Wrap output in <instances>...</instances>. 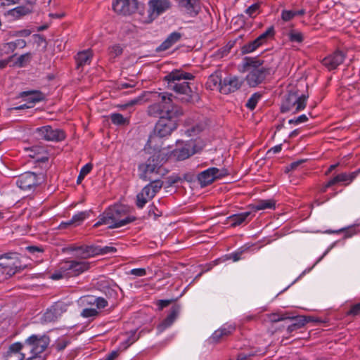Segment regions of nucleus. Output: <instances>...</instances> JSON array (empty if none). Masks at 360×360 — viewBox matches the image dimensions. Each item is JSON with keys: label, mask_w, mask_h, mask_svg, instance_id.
Wrapping results in <instances>:
<instances>
[{"label": "nucleus", "mask_w": 360, "mask_h": 360, "mask_svg": "<svg viewBox=\"0 0 360 360\" xmlns=\"http://www.w3.org/2000/svg\"><path fill=\"white\" fill-rule=\"evenodd\" d=\"M345 57L346 56L342 51L337 50L325 57L321 63L324 67L331 71L340 65L344 62Z\"/></svg>", "instance_id": "f3484780"}, {"label": "nucleus", "mask_w": 360, "mask_h": 360, "mask_svg": "<svg viewBox=\"0 0 360 360\" xmlns=\"http://www.w3.org/2000/svg\"><path fill=\"white\" fill-rule=\"evenodd\" d=\"M356 177V172L341 173L333 177L335 184L345 183V185L349 184Z\"/></svg>", "instance_id": "c756f323"}, {"label": "nucleus", "mask_w": 360, "mask_h": 360, "mask_svg": "<svg viewBox=\"0 0 360 360\" xmlns=\"http://www.w3.org/2000/svg\"><path fill=\"white\" fill-rule=\"evenodd\" d=\"M61 309L58 305L52 306L44 313L43 319L45 322L55 321L61 314Z\"/></svg>", "instance_id": "c85d7f7f"}, {"label": "nucleus", "mask_w": 360, "mask_h": 360, "mask_svg": "<svg viewBox=\"0 0 360 360\" xmlns=\"http://www.w3.org/2000/svg\"><path fill=\"white\" fill-rule=\"evenodd\" d=\"M181 38V34L177 32L171 33L167 39L156 49L157 51H163L169 49Z\"/></svg>", "instance_id": "5701e85b"}, {"label": "nucleus", "mask_w": 360, "mask_h": 360, "mask_svg": "<svg viewBox=\"0 0 360 360\" xmlns=\"http://www.w3.org/2000/svg\"><path fill=\"white\" fill-rule=\"evenodd\" d=\"M112 6L117 14L129 15L137 10L138 1L137 0H114Z\"/></svg>", "instance_id": "2eb2a0df"}, {"label": "nucleus", "mask_w": 360, "mask_h": 360, "mask_svg": "<svg viewBox=\"0 0 360 360\" xmlns=\"http://www.w3.org/2000/svg\"><path fill=\"white\" fill-rule=\"evenodd\" d=\"M118 356L117 351H112L108 355L106 356L104 360H114Z\"/></svg>", "instance_id": "338daca9"}, {"label": "nucleus", "mask_w": 360, "mask_h": 360, "mask_svg": "<svg viewBox=\"0 0 360 360\" xmlns=\"http://www.w3.org/2000/svg\"><path fill=\"white\" fill-rule=\"evenodd\" d=\"M179 6L191 14L196 15L199 10L198 0H178Z\"/></svg>", "instance_id": "a878e982"}, {"label": "nucleus", "mask_w": 360, "mask_h": 360, "mask_svg": "<svg viewBox=\"0 0 360 360\" xmlns=\"http://www.w3.org/2000/svg\"><path fill=\"white\" fill-rule=\"evenodd\" d=\"M262 95L259 93L253 94L246 103V107L250 110H254L260 100Z\"/></svg>", "instance_id": "58836bf2"}, {"label": "nucleus", "mask_w": 360, "mask_h": 360, "mask_svg": "<svg viewBox=\"0 0 360 360\" xmlns=\"http://www.w3.org/2000/svg\"><path fill=\"white\" fill-rule=\"evenodd\" d=\"M89 217V212L88 211H83L77 213L73 215L71 219L61 222L59 227L60 229H65L68 226L76 227L83 223V221Z\"/></svg>", "instance_id": "412c9836"}, {"label": "nucleus", "mask_w": 360, "mask_h": 360, "mask_svg": "<svg viewBox=\"0 0 360 360\" xmlns=\"http://www.w3.org/2000/svg\"><path fill=\"white\" fill-rule=\"evenodd\" d=\"M289 319L293 320V323L288 326L287 328L289 333L302 328L307 322L304 316L290 317Z\"/></svg>", "instance_id": "7c9ffc66"}, {"label": "nucleus", "mask_w": 360, "mask_h": 360, "mask_svg": "<svg viewBox=\"0 0 360 360\" xmlns=\"http://www.w3.org/2000/svg\"><path fill=\"white\" fill-rule=\"evenodd\" d=\"M110 119L112 122L116 125H124L129 123V120L120 113L111 114Z\"/></svg>", "instance_id": "4c0bfd02"}, {"label": "nucleus", "mask_w": 360, "mask_h": 360, "mask_svg": "<svg viewBox=\"0 0 360 360\" xmlns=\"http://www.w3.org/2000/svg\"><path fill=\"white\" fill-rule=\"evenodd\" d=\"M259 4H254L249 6L246 10L245 13L250 17L255 18L259 13Z\"/></svg>", "instance_id": "de8ad7c7"}, {"label": "nucleus", "mask_w": 360, "mask_h": 360, "mask_svg": "<svg viewBox=\"0 0 360 360\" xmlns=\"http://www.w3.org/2000/svg\"><path fill=\"white\" fill-rule=\"evenodd\" d=\"M308 96L299 95L297 91H289L284 97L281 105L282 112H292L296 113L306 107Z\"/></svg>", "instance_id": "6e6552de"}, {"label": "nucleus", "mask_w": 360, "mask_h": 360, "mask_svg": "<svg viewBox=\"0 0 360 360\" xmlns=\"http://www.w3.org/2000/svg\"><path fill=\"white\" fill-rule=\"evenodd\" d=\"M349 316H357L360 314V302L353 305L350 310L347 313Z\"/></svg>", "instance_id": "6e6d98bb"}, {"label": "nucleus", "mask_w": 360, "mask_h": 360, "mask_svg": "<svg viewBox=\"0 0 360 360\" xmlns=\"http://www.w3.org/2000/svg\"><path fill=\"white\" fill-rule=\"evenodd\" d=\"M87 299V303L89 304H95L97 310L103 309L108 306L107 300L103 297H88Z\"/></svg>", "instance_id": "72a5a7b5"}, {"label": "nucleus", "mask_w": 360, "mask_h": 360, "mask_svg": "<svg viewBox=\"0 0 360 360\" xmlns=\"http://www.w3.org/2000/svg\"><path fill=\"white\" fill-rule=\"evenodd\" d=\"M93 56L91 49L84 50L79 52L76 56L77 68L90 64Z\"/></svg>", "instance_id": "bb28decb"}, {"label": "nucleus", "mask_w": 360, "mask_h": 360, "mask_svg": "<svg viewBox=\"0 0 360 360\" xmlns=\"http://www.w3.org/2000/svg\"><path fill=\"white\" fill-rule=\"evenodd\" d=\"M164 162L165 158L159 151L150 157L146 163L139 166L140 178L144 181H150L136 195V204L139 208H143L162 188L163 182L156 179V176L165 174V169L162 167Z\"/></svg>", "instance_id": "f257e3e1"}, {"label": "nucleus", "mask_w": 360, "mask_h": 360, "mask_svg": "<svg viewBox=\"0 0 360 360\" xmlns=\"http://www.w3.org/2000/svg\"><path fill=\"white\" fill-rule=\"evenodd\" d=\"M288 38L290 41L297 43H301L304 39L302 34L295 30H292L289 32Z\"/></svg>", "instance_id": "37998d69"}, {"label": "nucleus", "mask_w": 360, "mask_h": 360, "mask_svg": "<svg viewBox=\"0 0 360 360\" xmlns=\"http://www.w3.org/2000/svg\"><path fill=\"white\" fill-rule=\"evenodd\" d=\"M50 338L46 335H32L27 338L22 346L27 355L26 360H43L41 354L47 349Z\"/></svg>", "instance_id": "423d86ee"}, {"label": "nucleus", "mask_w": 360, "mask_h": 360, "mask_svg": "<svg viewBox=\"0 0 360 360\" xmlns=\"http://www.w3.org/2000/svg\"><path fill=\"white\" fill-rule=\"evenodd\" d=\"M274 35V27H269L264 32L261 34L256 39L257 41L262 45L265 41H266L267 39L269 37H272Z\"/></svg>", "instance_id": "e433bc0d"}, {"label": "nucleus", "mask_w": 360, "mask_h": 360, "mask_svg": "<svg viewBox=\"0 0 360 360\" xmlns=\"http://www.w3.org/2000/svg\"><path fill=\"white\" fill-rule=\"evenodd\" d=\"M98 315V311L95 308H85L82 310L81 316L86 319H94Z\"/></svg>", "instance_id": "79ce46f5"}, {"label": "nucleus", "mask_w": 360, "mask_h": 360, "mask_svg": "<svg viewBox=\"0 0 360 360\" xmlns=\"http://www.w3.org/2000/svg\"><path fill=\"white\" fill-rule=\"evenodd\" d=\"M203 127L202 124H197L186 130V133L188 136H191L198 134L200 131H202Z\"/></svg>", "instance_id": "864d4df0"}, {"label": "nucleus", "mask_w": 360, "mask_h": 360, "mask_svg": "<svg viewBox=\"0 0 360 360\" xmlns=\"http://www.w3.org/2000/svg\"><path fill=\"white\" fill-rule=\"evenodd\" d=\"M93 165L91 163H87L82 167L79 172L86 176L91 171Z\"/></svg>", "instance_id": "bf43d9fd"}, {"label": "nucleus", "mask_w": 360, "mask_h": 360, "mask_svg": "<svg viewBox=\"0 0 360 360\" xmlns=\"http://www.w3.org/2000/svg\"><path fill=\"white\" fill-rule=\"evenodd\" d=\"M222 79L217 74L211 75L207 82V86L210 89L218 88L220 90Z\"/></svg>", "instance_id": "f704fd0d"}, {"label": "nucleus", "mask_w": 360, "mask_h": 360, "mask_svg": "<svg viewBox=\"0 0 360 360\" xmlns=\"http://www.w3.org/2000/svg\"><path fill=\"white\" fill-rule=\"evenodd\" d=\"M264 61L257 58L245 57L242 64V72H248L245 77L248 84L255 87L262 83L271 72V69L263 65Z\"/></svg>", "instance_id": "39448f33"}, {"label": "nucleus", "mask_w": 360, "mask_h": 360, "mask_svg": "<svg viewBox=\"0 0 360 360\" xmlns=\"http://www.w3.org/2000/svg\"><path fill=\"white\" fill-rule=\"evenodd\" d=\"M91 268V263L85 260L72 259L62 263L61 270L72 276H77L88 271Z\"/></svg>", "instance_id": "9b49d317"}, {"label": "nucleus", "mask_w": 360, "mask_h": 360, "mask_svg": "<svg viewBox=\"0 0 360 360\" xmlns=\"http://www.w3.org/2000/svg\"><path fill=\"white\" fill-rule=\"evenodd\" d=\"M19 0H0V6L4 7L18 4Z\"/></svg>", "instance_id": "69168bd1"}, {"label": "nucleus", "mask_w": 360, "mask_h": 360, "mask_svg": "<svg viewBox=\"0 0 360 360\" xmlns=\"http://www.w3.org/2000/svg\"><path fill=\"white\" fill-rule=\"evenodd\" d=\"M171 302L170 300H160L157 302V305L158 306V309L162 310L163 308L167 307Z\"/></svg>", "instance_id": "680f3d73"}, {"label": "nucleus", "mask_w": 360, "mask_h": 360, "mask_svg": "<svg viewBox=\"0 0 360 360\" xmlns=\"http://www.w3.org/2000/svg\"><path fill=\"white\" fill-rule=\"evenodd\" d=\"M193 78L194 76L192 74L179 70H173L165 77V79L168 81L170 87L179 96V99L188 103L198 101L199 96L191 89L188 82H181V81L191 80Z\"/></svg>", "instance_id": "7ed1b4c3"}, {"label": "nucleus", "mask_w": 360, "mask_h": 360, "mask_svg": "<svg viewBox=\"0 0 360 360\" xmlns=\"http://www.w3.org/2000/svg\"><path fill=\"white\" fill-rule=\"evenodd\" d=\"M219 329L221 332L224 337H225L229 335L235 330V326L232 325H224Z\"/></svg>", "instance_id": "8fccbe9b"}, {"label": "nucleus", "mask_w": 360, "mask_h": 360, "mask_svg": "<svg viewBox=\"0 0 360 360\" xmlns=\"http://www.w3.org/2000/svg\"><path fill=\"white\" fill-rule=\"evenodd\" d=\"M26 249L31 253H34L36 252H42V249L37 246H27Z\"/></svg>", "instance_id": "774afa93"}, {"label": "nucleus", "mask_w": 360, "mask_h": 360, "mask_svg": "<svg viewBox=\"0 0 360 360\" xmlns=\"http://www.w3.org/2000/svg\"><path fill=\"white\" fill-rule=\"evenodd\" d=\"M335 184V181H333V179H331L330 180H329L328 182H326L325 184H323L322 186V187L320 189V191L321 193H325V192H326L327 189L329 187H330V186H333Z\"/></svg>", "instance_id": "e2e57ef3"}, {"label": "nucleus", "mask_w": 360, "mask_h": 360, "mask_svg": "<svg viewBox=\"0 0 360 360\" xmlns=\"http://www.w3.org/2000/svg\"><path fill=\"white\" fill-rule=\"evenodd\" d=\"M180 308L179 306L175 305L173 306L171 309L169 314L167 315L166 319L163 320L157 327V330L158 333H162L166 328H169L174 323L175 319H176Z\"/></svg>", "instance_id": "aec40b11"}, {"label": "nucleus", "mask_w": 360, "mask_h": 360, "mask_svg": "<svg viewBox=\"0 0 360 360\" xmlns=\"http://www.w3.org/2000/svg\"><path fill=\"white\" fill-rule=\"evenodd\" d=\"M197 151L195 143L192 140L181 143L178 142L176 148L172 152V155L175 160L180 161L188 158Z\"/></svg>", "instance_id": "4468645a"}, {"label": "nucleus", "mask_w": 360, "mask_h": 360, "mask_svg": "<svg viewBox=\"0 0 360 360\" xmlns=\"http://www.w3.org/2000/svg\"><path fill=\"white\" fill-rule=\"evenodd\" d=\"M135 217L128 214V209L122 205H115L108 207L98 217V221L94 224L107 225L110 229L119 228L125 226L135 220Z\"/></svg>", "instance_id": "20e7f679"}, {"label": "nucleus", "mask_w": 360, "mask_h": 360, "mask_svg": "<svg viewBox=\"0 0 360 360\" xmlns=\"http://www.w3.org/2000/svg\"><path fill=\"white\" fill-rule=\"evenodd\" d=\"M70 341L68 338L62 337L56 340L54 347L56 350L63 351L70 344Z\"/></svg>", "instance_id": "a19ab883"}, {"label": "nucleus", "mask_w": 360, "mask_h": 360, "mask_svg": "<svg viewBox=\"0 0 360 360\" xmlns=\"http://www.w3.org/2000/svg\"><path fill=\"white\" fill-rule=\"evenodd\" d=\"M146 102L145 101V92H143L141 96H138L136 98H134L131 101H129L127 104L126 106H132L136 104H141Z\"/></svg>", "instance_id": "3c124183"}, {"label": "nucleus", "mask_w": 360, "mask_h": 360, "mask_svg": "<svg viewBox=\"0 0 360 360\" xmlns=\"http://www.w3.org/2000/svg\"><path fill=\"white\" fill-rule=\"evenodd\" d=\"M260 46L261 44L255 39L254 41L243 46L241 51L244 54L249 53L255 51Z\"/></svg>", "instance_id": "c9c22d12"}, {"label": "nucleus", "mask_w": 360, "mask_h": 360, "mask_svg": "<svg viewBox=\"0 0 360 360\" xmlns=\"http://www.w3.org/2000/svg\"><path fill=\"white\" fill-rule=\"evenodd\" d=\"M250 207L254 212L263 210H275L276 201L273 199L259 200L254 204H252Z\"/></svg>", "instance_id": "b1692460"}, {"label": "nucleus", "mask_w": 360, "mask_h": 360, "mask_svg": "<svg viewBox=\"0 0 360 360\" xmlns=\"http://www.w3.org/2000/svg\"><path fill=\"white\" fill-rule=\"evenodd\" d=\"M229 174L226 169H218L217 167H210L202 171L198 176V181L202 187L211 184L217 179H221Z\"/></svg>", "instance_id": "f8f14e48"}, {"label": "nucleus", "mask_w": 360, "mask_h": 360, "mask_svg": "<svg viewBox=\"0 0 360 360\" xmlns=\"http://www.w3.org/2000/svg\"><path fill=\"white\" fill-rule=\"evenodd\" d=\"M30 53H25V54H22L18 58V60L16 62V64L19 66V67H22L24 66V65L25 64V63L28 62L30 60Z\"/></svg>", "instance_id": "5fc2aeb1"}, {"label": "nucleus", "mask_w": 360, "mask_h": 360, "mask_svg": "<svg viewBox=\"0 0 360 360\" xmlns=\"http://www.w3.org/2000/svg\"><path fill=\"white\" fill-rule=\"evenodd\" d=\"M123 52V48L120 44H115L108 49V54L110 58H115L120 56Z\"/></svg>", "instance_id": "ea45409f"}, {"label": "nucleus", "mask_w": 360, "mask_h": 360, "mask_svg": "<svg viewBox=\"0 0 360 360\" xmlns=\"http://www.w3.org/2000/svg\"><path fill=\"white\" fill-rule=\"evenodd\" d=\"M35 133L39 138L48 141H61L65 139V134L63 130L53 129L50 125L37 128Z\"/></svg>", "instance_id": "ddd939ff"}, {"label": "nucleus", "mask_w": 360, "mask_h": 360, "mask_svg": "<svg viewBox=\"0 0 360 360\" xmlns=\"http://www.w3.org/2000/svg\"><path fill=\"white\" fill-rule=\"evenodd\" d=\"M295 15L294 11H290V10H283L281 13V18L283 20L287 22L290 20H292Z\"/></svg>", "instance_id": "603ef678"}, {"label": "nucleus", "mask_w": 360, "mask_h": 360, "mask_svg": "<svg viewBox=\"0 0 360 360\" xmlns=\"http://www.w3.org/2000/svg\"><path fill=\"white\" fill-rule=\"evenodd\" d=\"M172 94L156 91H145V101L153 103L148 107L149 116L160 117L170 114L183 115V110L172 103Z\"/></svg>", "instance_id": "f03ea898"}, {"label": "nucleus", "mask_w": 360, "mask_h": 360, "mask_svg": "<svg viewBox=\"0 0 360 360\" xmlns=\"http://www.w3.org/2000/svg\"><path fill=\"white\" fill-rule=\"evenodd\" d=\"M181 115L174 113L169 115H161L155 127V136L161 138L169 136L176 129L178 117Z\"/></svg>", "instance_id": "1a4fd4ad"}, {"label": "nucleus", "mask_w": 360, "mask_h": 360, "mask_svg": "<svg viewBox=\"0 0 360 360\" xmlns=\"http://www.w3.org/2000/svg\"><path fill=\"white\" fill-rule=\"evenodd\" d=\"M243 81L238 77L229 75L222 80L220 92L224 94L235 92L241 87Z\"/></svg>", "instance_id": "a211bd4d"}, {"label": "nucleus", "mask_w": 360, "mask_h": 360, "mask_svg": "<svg viewBox=\"0 0 360 360\" xmlns=\"http://www.w3.org/2000/svg\"><path fill=\"white\" fill-rule=\"evenodd\" d=\"M17 186L24 191H30L38 184L37 175L33 172H25L20 174L16 181Z\"/></svg>", "instance_id": "dca6fc26"}, {"label": "nucleus", "mask_w": 360, "mask_h": 360, "mask_svg": "<svg viewBox=\"0 0 360 360\" xmlns=\"http://www.w3.org/2000/svg\"><path fill=\"white\" fill-rule=\"evenodd\" d=\"M27 357V355L25 354L22 344L20 342L12 344L4 354L5 360H22Z\"/></svg>", "instance_id": "6ab92c4d"}, {"label": "nucleus", "mask_w": 360, "mask_h": 360, "mask_svg": "<svg viewBox=\"0 0 360 360\" xmlns=\"http://www.w3.org/2000/svg\"><path fill=\"white\" fill-rule=\"evenodd\" d=\"M31 34V31L30 30H21L18 31H11L8 33L9 37H28Z\"/></svg>", "instance_id": "49530a36"}, {"label": "nucleus", "mask_w": 360, "mask_h": 360, "mask_svg": "<svg viewBox=\"0 0 360 360\" xmlns=\"http://www.w3.org/2000/svg\"><path fill=\"white\" fill-rule=\"evenodd\" d=\"M130 274L135 276L141 277L146 274V271L143 268L133 269L130 271Z\"/></svg>", "instance_id": "4d7b16f0"}, {"label": "nucleus", "mask_w": 360, "mask_h": 360, "mask_svg": "<svg viewBox=\"0 0 360 360\" xmlns=\"http://www.w3.org/2000/svg\"><path fill=\"white\" fill-rule=\"evenodd\" d=\"M308 118L305 115H300L299 117L295 118V119H291L289 120V123L290 124H300V123H302V122H305L306 121H307Z\"/></svg>", "instance_id": "13d9d810"}, {"label": "nucleus", "mask_w": 360, "mask_h": 360, "mask_svg": "<svg viewBox=\"0 0 360 360\" xmlns=\"http://www.w3.org/2000/svg\"><path fill=\"white\" fill-rule=\"evenodd\" d=\"M222 338H224V335H222L221 332L219 330V329L215 330L213 334L211 336V339L214 341V342H218L220 340V339H221Z\"/></svg>", "instance_id": "052dcab7"}, {"label": "nucleus", "mask_w": 360, "mask_h": 360, "mask_svg": "<svg viewBox=\"0 0 360 360\" xmlns=\"http://www.w3.org/2000/svg\"><path fill=\"white\" fill-rule=\"evenodd\" d=\"M13 16L19 17L30 13V9L24 6H18L10 11Z\"/></svg>", "instance_id": "a18cd8bd"}, {"label": "nucleus", "mask_w": 360, "mask_h": 360, "mask_svg": "<svg viewBox=\"0 0 360 360\" xmlns=\"http://www.w3.org/2000/svg\"><path fill=\"white\" fill-rule=\"evenodd\" d=\"M26 41L24 39H17L3 44V50L5 53L9 54L13 53L17 49H23L26 46Z\"/></svg>", "instance_id": "cd10ccee"}, {"label": "nucleus", "mask_w": 360, "mask_h": 360, "mask_svg": "<svg viewBox=\"0 0 360 360\" xmlns=\"http://www.w3.org/2000/svg\"><path fill=\"white\" fill-rule=\"evenodd\" d=\"M170 7L171 2L169 0H150L148 1V17L143 20V22H151Z\"/></svg>", "instance_id": "9d476101"}, {"label": "nucleus", "mask_w": 360, "mask_h": 360, "mask_svg": "<svg viewBox=\"0 0 360 360\" xmlns=\"http://www.w3.org/2000/svg\"><path fill=\"white\" fill-rule=\"evenodd\" d=\"M269 318L271 322H278L290 319V316H286L284 314L274 313L270 314Z\"/></svg>", "instance_id": "09e8293b"}, {"label": "nucleus", "mask_w": 360, "mask_h": 360, "mask_svg": "<svg viewBox=\"0 0 360 360\" xmlns=\"http://www.w3.org/2000/svg\"><path fill=\"white\" fill-rule=\"evenodd\" d=\"M20 97L23 98L29 105L32 107L36 103L40 102L44 99V94L39 91H27L20 93Z\"/></svg>", "instance_id": "4be33fe9"}, {"label": "nucleus", "mask_w": 360, "mask_h": 360, "mask_svg": "<svg viewBox=\"0 0 360 360\" xmlns=\"http://www.w3.org/2000/svg\"><path fill=\"white\" fill-rule=\"evenodd\" d=\"M250 214V212H245L237 214H233L229 217L227 219L231 221V226L235 227L243 223Z\"/></svg>", "instance_id": "2f4dec72"}, {"label": "nucleus", "mask_w": 360, "mask_h": 360, "mask_svg": "<svg viewBox=\"0 0 360 360\" xmlns=\"http://www.w3.org/2000/svg\"><path fill=\"white\" fill-rule=\"evenodd\" d=\"M96 252L95 245H80L78 254H75V257L84 260L96 256Z\"/></svg>", "instance_id": "393cba45"}, {"label": "nucleus", "mask_w": 360, "mask_h": 360, "mask_svg": "<svg viewBox=\"0 0 360 360\" xmlns=\"http://www.w3.org/2000/svg\"><path fill=\"white\" fill-rule=\"evenodd\" d=\"M124 335L126 338L121 345L124 349H127L139 338V335L136 334V330L127 332Z\"/></svg>", "instance_id": "473e14b6"}, {"label": "nucleus", "mask_w": 360, "mask_h": 360, "mask_svg": "<svg viewBox=\"0 0 360 360\" xmlns=\"http://www.w3.org/2000/svg\"><path fill=\"white\" fill-rule=\"evenodd\" d=\"M242 253H243V251H237V252L231 253L229 257L233 262H237L241 259Z\"/></svg>", "instance_id": "0e129e2a"}, {"label": "nucleus", "mask_w": 360, "mask_h": 360, "mask_svg": "<svg viewBox=\"0 0 360 360\" xmlns=\"http://www.w3.org/2000/svg\"><path fill=\"white\" fill-rule=\"evenodd\" d=\"M96 248L97 249L96 255L114 253L117 251V249L112 246H96Z\"/></svg>", "instance_id": "c03bdc74"}, {"label": "nucleus", "mask_w": 360, "mask_h": 360, "mask_svg": "<svg viewBox=\"0 0 360 360\" xmlns=\"http://www.w3.org/2000/svg\"><path fill=\"white\" fill-rule=\"evenodd\" d=\"M20 257L17 252H7L0 255V271L9 277L24 269Z\"/></svg>", "instance_id": "0eeeda50"}]
</instances>
